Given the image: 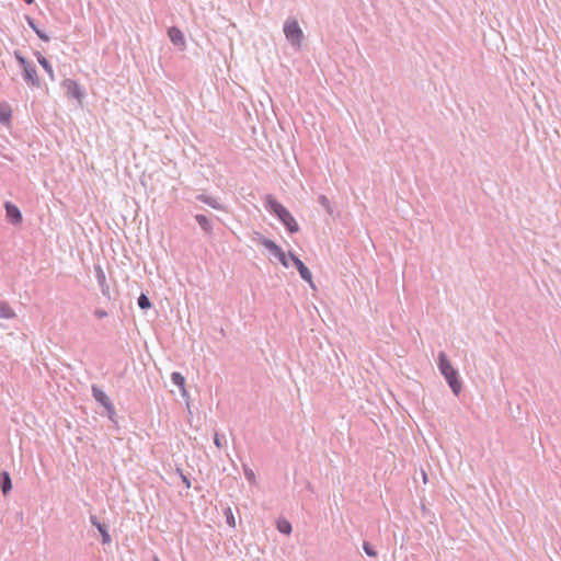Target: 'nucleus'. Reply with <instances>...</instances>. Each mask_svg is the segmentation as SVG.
Segmentation results:
<instances>
[{
  "label": "nucleus",
  "mask_w": 561,
  "mask_h": 561,
  "mask_svg": "<svg viewBox=\"0 0 561 561\" xmlns=\"http://www.w3.org/2000/svg\"><path fill=\"white\" fill-rule=\"evenodd\" d=\"M265 207L278 218L290 233L299 231V226L294 216L273 195L268 194L265 196Z\"/></svg>",
  "instance_id": "1"
},
{
  "label": "nucleus",
  "mask_w": 561,
  "mask_h": 561,
  "mask_svg": "<svg viewBox=\"0 0 561 561\" xmlns=\"http://www.w3.org/2000/svg\"><path fill=\"white\" fill-rule=\"evenodd\" d=\"M437 366L440 374L444 376L446 382L450 387L453 393L458 396L462 389V383L459 380L458 370L454 368L447 355L444 352H439L437 356Z\"/></svg>",
  "instance_id": "2"
},
{
  "label": "nucleus",
  "mask_w": 561,
  "mask_h": 561,
  "mask_svg": "<svg viewBox=\"0 0 561 561\" xmlns=\"http://www.w3.org/2000/svg\"><path fill=\"white\" fill-rule=\"evenodd\" d=\"M284 34L289 44L295 48H300L304 41V32L296 19H287L284 23Z\"/></svg>",
  "instance_id": "3"
},
{
  "label": "nucleus",
  "mask_w": 561,
  "mask_h": 561,
  "mask_svg": "<svg viewBox=\"0 0 561 561\" xmlns=\"http://www.w3.org/2000/svg\"><path fill=\"white\" fill-rule=\"evenodd\" d=\"M261 244L283 266L288 267V255L283 251V249L276 244L273 240L261 237Z\"/></svg>",
  "instance_id": "4"
},
{
  "label": "nucleus",
  "mask_w": 561,
  "mask_h": 561,
  "mask_svg": "<svg viewBox=\"0 0 561 561\" xmlns=\"http://www.w3.org/2000/svg\"><path fill=\"white\" fill-rule=\"evenodd\" d=\"M92 396L95 399V401L101 403L106 409L110 416H112L115 413L114 405L111 402L110 398L106 396V393L102 389H100L95 385L92 386Z\"/></svg>",
  "instance_id": "5"
},
{
  "label": "nucleus",
  "mask_w": 561,
  "mask_h": 561,
  "mask_svg": "<svg viewBox=\"0 0 561 561\" xmlns=\"http://www.w3.org/2000/svg\"><path fill=\"white\" fill-rule=\"evenodd\" d=\"M288 256L290 257V260L293 261L294 265L297 267L299 274H300V277L306 280L307 283L310 284L311 287H313V282H312V274L310 272V270L305 265V263L298 257L296 256L294 253L289 252L288 253Z\"/></svg>",
  "instance_id": "6"
},
{
  "label": "nucleus",
  "mask_w": 561,
  "mask_h": 561,
  "mask_svg": "<svg viewBox=\"0 0 561 561\" xmlns=\"http://www.w3.org/2000/svg\"><path fill=\"white\" fill-rule=\"evenodd\" d=\"M168 36L174 46L179 47L181 50L185 49L186 41L183 32L178 26H171L168 30Z\"/></svg>",
  "instance_id": "7"
},
{
  "label": "nucleus",
  "mask_w": 561,
  "mask_h": 561,
  "mask_svg": "<svg viewBox=\"0 0 561 561\" xmlns=\"http://www.w3.org/2000/svg\"><path fill=\"white\" fill-rule=\"evenodd\" d=\"M95 278L104 297L111 298V289L106 282L105 273L101 265L94 266Z\"/></svg>",
  "instance_id": "8"
},
{
  "label": "nucleus",
  "mask_w": 561,
  "mask_h": 561,
  "mask_svg": "<svg viewBox=\"0 0 561 561\" xmlns=\"http://www.w3.org/2000/svg\"><path fill=\"white\" fill-rule=\"evenodd\" d=\"M4 208H5L7 218L12 225H19L22 222V219H23L22 213L18 206L13 205L10 202H7L4 204Z\"/></svg>",
  "instance_id": "9"
},
{
  "label": "nucleus",
  "mask_w": 561,
  "mask_h": 561,
  "mask_svg": "<svg viewBox=\"0 0 561 561\" xmlns=\"http://www.w3.org/2000/svg\"><path fill=\"white\" fill-rule=\"evenodd\" d=\"M64 87L67 90V94L71 98L77 100H81L83 98V91L81 89V85L77 81L72 79H66L64 81Z\"/></svg>",
  "instance_id": "10"
},
{
  "label": "nucleus",
  "mask_w": 561,
  "mask_h": 561,
  "mask_svg": "<svg viewBox=\"0 0 561 561\" xmlns=\"http://www.w3.org/2000/svg\"><path fill=\"white\" fill-rule=\"evenodd\" d=\"M23 78L26 82L33 85L39 84L36 67L33 64H30L23 68Z\"/></svg>",
  "instance_id": "11"
},
{
  "label": "nucleus",
  "mask_w": 561,
  "mask_h": 561,
  "mask_svg": "<svg viewBox=\"0 0 561 561\" xmlns=\"http://www.w3.org/2000/svg\"><path fill=\"white\" fill-rule=\"evenodd\" d=\"M197 201L210 206L211 208L214 209H217V210H222L224 209V206L218 202L217 198L213 197V196H208V195H205V194H199L197 195L196 197Z\"/></svg>",
  "instance_id": "12"
},
{
  "label": "nucleus",
  "mask_w": 561,
  "mask_h": 561,
  "mask_svg": "<svg viewBox=\"0 0 561 561\" xmlns=\"http://www.w3.org/2000/svg\"><path fill=\"white\" fill-rule=\"evenodd\" d=\"M171 381L178 386L182 392V396L183 397H186L187 396V392H186V389H185V378L184 376L179 373V371H174L171 374Z\"/></svg>",
  "instance_id": "13"
},
{
  "label": "nucleus",
  "mask_w": 561,
  "mask_h": 561,
  "mask_svg": "<svg viewBox=\"0 0 561 561\" xmlns=\"http://www.w3.org/2000/svg\"><path fill=\"white\" fill-rule=\"evenodd\" d=\"M0 488L3 494L9 493L12 489L11 477L7 471L0 473Z\"/></svg>",
  "instance_id": "14"
},
{
  "label": "nucleus",
  "mask_w": 561,
  "mask_h": 561,
  "mask_svg": "<svg viewBox=\"0 0 561 561\" xmlns=\"http://www.w3.org/2000/svg\"><path fill=\"white\" fill-rule=\"evenodd\" d=\"M15 317V311L11 308V306L7 301L0 300V319H13Z\"/></svg>",
  "instance_id": "15"
},
{
  "label": "nucleus",
  "mask_w": 561,
  "mask_h": 561,
  "mask_svg": "<svg viewBox=\"0 0 561 561\" xmlns=\"http://www.w3.org/2000/svg\"><path fill=\"white\" fill-rule=\"evenodd\" d=\"M195 220L197 221V224L199 225L202 230H204L206 233L211 232V230H213L211 222L205 215H202V214L195 215Z\"/></svg>",
  "instance_id": "16"
},
{
  "label": "nucleus",
  "mask_w": 561,
  "mask_h": 561,
  "mask_svg": "<svg viewBox=\"0 0 561 561\" xmlns=\"http://www.w3.org/2000/svg\"><path fill=\"white\" fill-rule=\"evenodd\" d=\"M11 116V107L7 104H0V123L3 125L10 124Z\"/></svg>",
  "instance_id": "17"
},
{
  "label": "nucleus",
  "mask_w": 561,
  "mask_h": 561,
  "mask_svg": "<svg viewBox=\"0 0 561 561\" xmlns=\"http://www.w3.org/2000/svg\"><path fill=\"white\" fill-rule=\"evenodd\" d=\"M26 21H27V24L28 26L36 33V35L44 42H48L50 39V36H48L45 32H43L42 30H39L37 27V25L35 24V21L30 18V16H26Z\"/></svg>",
  "instance_id": "18"
},
{
  "label": "nucleus",
  "mask_w": 561,
  "mask_h": 561,
  "mask_svg": "<svg viewBox=\"0 0 561 561\" xmlns=\"http://www.w3.org/2000/svg\"><path fill=\"white\" fill-rule=\"evenodd\" d=\"M37 61L44 68V70L48 73L49 78L51 80H54L55 79L54 70H53V67L50 66L49 61L41 54L37 55Z\"/></svg>",
  "instance_id": "19"
},
{
  "label": "nucleus",
  "mask_w": 561,
  "mask_h": 561,
  "mask_svg": "<svg viewBox=\"0 0 561 561\" xmlns=\"http://www.w3.org/2000/svg\"><path fill=\"white\" fill-rule=\"evenodd\" d=\"M98 530L100 531L101 534V537H102V543L103 545H108L111 543L112 541V537L107 530V527L103 524V525H98Z\"/></svg>",
  "instance_id": "20"
},
{
  "label": "nucleus",
  "mask_w": 561,
  "mask_h": 561,
  "mask_svg": "<svg viewBox=\"0 0 561 561\" xmlns=\"http://www.w3.org/2000/svg\"><path fill=\"white\" fill-rule=\"evenodd\" d=\"M277 529L284 535H290L293 527L291 524L285 519L277 522Z\"/></svg>",
  "instance_id": "21"
},
{
  "label": "nucleus",
  "mask_w": 561,
  "mask_h": 561,
  "mask_svg": "<svg viewBox=\"0 0 561 561\" xmlns=\"http://www.w3.org/2000/svg\"><path fill=\"white\" fill-rule=\"evenodd\" d=\"M224 514H225L227 524L230 527L234 528L236 527V518H234L231 507L227 506L224 511Z\"/></svg>",
  "instance_id": "22"
},
{
  "label": "nucleus",
  "mask_w": 561,
  "mask_h": 561,
  "mask_svg": "<svg viewBox=\"0 0 561 561\" xmlns=\"http://www.w3.org/2000/svg\"><path fill=\"white\" fill-rule=\"evenodd\" d=\"M137 304H138L139 308L142 309V310H147V309H149L151 307L150 299L145 294H141L138 297Z\"/></svg>",
  "instance_id": "23"
},
{
  "label": "nucleus",
  "mask_w": 561,
  "mask_h": 561,
  "mask_svg": "<svg viewBox=\"0 0 561 561\" xmlns=\"http://www.w3.org/2000/svg\"><path fill=\"white\" fill-rule=\"evenodd\" d=\"M243 472H244V477L245 479L251 483V484H255L256 483V477H255V473L254 471L248 467L247 465H243Z\"/></svg>",
  "instance_id": "24"
},
{
  "label": "nucleus",
  "mask_w": 561,
  "mask_h": 561,
  "mask_svg": "<svg viewBox=\"0 0 561 561\" xmlns=\"http://www.w3.org/2000/svg\"><path fill=\"white\" fill-rule=\"evenodd\" d=\"M363 549L368 557H377V551L368 541L363 542Z\"/></svg>",
  "instance_id": "25"
},
{
  "label": "nucleus",
  "mask_w": 561,
  "mask_h": 561,
  "mask_svg": "<svg viewBox=\"0 0 561 561\" xmlns=\"http://www.w3.org/2000/svg\"><path fill=\"white\" fill-rule=\"evenodd\" d=\"M318 201L328 211H331V204L325 195H320Z\"/></svg>",
  "instance_id": "26"
},
{
  "label": "nucleus",
  "mask_w": 561,
  "mask_h": 561,
  "mask_svg": "<svg viewBox=\"0 0 561 561\" xmlns=\"http://www.w3.org/2000/svg\"><path fill=\"white\" fill-rule=\"evenodd\" d=\"M14 56H15L16 60L19 61V64H20L23 68L31 64V62H28V61H27V59H26L25 57H23V56L21 55V53H19V51H15V53H14Z\"/></svg>",
  "instance_id": "27"
},
{
  "label": "nucleus",
  "mask_w": 561,
  "mask_h": 561,
  "mask_svg": "<svg viewBox=\"0 0 561 561\" xmlns=\"http://www.w3.org/2000/svg\"><path fill=\"white\" fill-rule=\"evenodd\" d=\"M94 316L99 319H103V318H106L108 316L107 311L103 310V309H96L94 311Z\"/></svg>",
  "instance_id": "28"
},
{
  "label": "nucleus",
  "mask_w": 561,
  "mask_h": 561,
  "mask_svg": "<svg viewBox=\"0 0 561 561\" xmlns=\"http://www.w3.org/2000/svg\"><path fill=\"white\" fill-rule=\"evenodd\" d=\"M214 443H215V445H216L218 448H221V446H222V444H221V438H220V436H219L217 433L215 434Z\"/></svg>",
  "instance_id": "29"
},
{
  "label": "nucleus",
  "mask_w": 561,
  "mask_h": 561,
  "mask_svg": "<svg viewBox=\"0 0 561 561\" xmlns=\"http://www.w3.org/2000/svg\"><path fill=\"white\" fill-rule=\"evenodd\" d=\"M181 479H182L183 483L185 484V486H186L187 489H188V488H191V481H190V479H188L186 476H184L183 473H181Z\"/></svg>",
  "instance_id": "30"
},
{
  "label": "nucleus",
  "mask_w": 561,
  "mask_h": 561,
  "mask_svg": "<svg viewBox=\"0 0 561 561\" xmlns=\"http://www.w3.org/2000/svg\"><path fill=\"white\" fill-rule=\"evenodd\" d=\"M90 523H91L93 526H95L96 528H98V525H102V524L98 520L96 516H94V515H91V516H90Z\"/></svg>",
  "instance_id": "31"
},
{
  "label": "nucleus",
  "mask_w": 561,
  "mask_h": 561,
  "mask_svg": "<svg viewBox=\"0 0 561 561\" xmlns=\"http://www.w3.org/2000/svg\"><path fill=\"white\" fill-rule=\"evenodd\" d=\"M422 476H423V481L426 483V481H427V474H426L424 471H422Z\"/></svg>",
  "instance_id": "32"
},
{
  "label": "nucleus",
  "mask_w": 561,
  "mask_h": 561,
  "mask_svg": "<svg viewBox=\"0 0 561 561\" xmlns=\"http://www.w3.org/2000/svg\"><path fill=\"white\" fill-rule=\"evenodd\" d=\"M27 4H32L34 0H24Z\"/></svg>",
  "instance_id": "33"
},
{
  "label": "nucleus",
  "mask_w": 561,
  "mask_h": 561,
  "mask_svg": "<svg viewBox=\"0 0 561 561\" xmlns=\"http://www.w3.org/2000/svg\"><path fill=\"white\" fill-rule=\"evenodd\" d=\"M153 561H160V559L158 557H154Z\"/></svg>",
  "instance_id": "34"
}]
</instances>
